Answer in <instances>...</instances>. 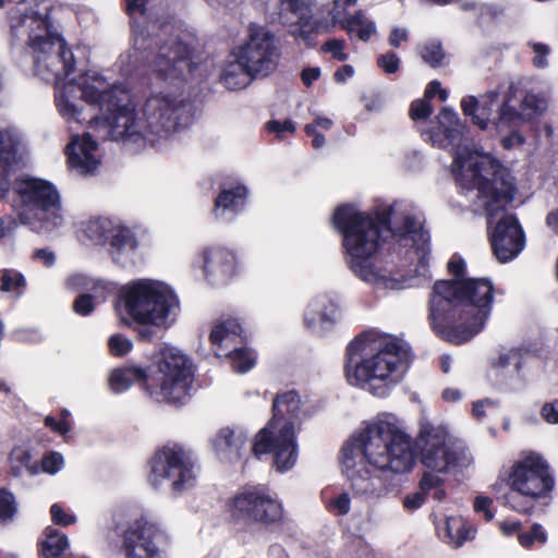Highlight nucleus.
<instances>
[{
  "instance_id": "56",
  "label": "nucleus",
  "mask_w": 558,
  "mask_h": 558,
  "mask_svg": "<svg viewBox=\"0 0 558 558\" xmlns=\"http://www.w3.org/2000/svg\"><path fill=\"white\" fill-rule=\"evenodd\" d=\"M513 362L517 369L520 367L519 352L511 350L509 353L499 356V363L502 367L510 365Z\"/></svg>"
},
{
  "instance_id": "24",
  "label": "nucleus",
  "mask_w": 558,
  "mask_h": 558,
  "mask_svg": "<svg viewBox=\"0 0 558 558\" xmlns=\"http://www.w3.org/2000/svg\"><path fill=\"white\" fill-rule=\"evenodd\" d=\"M236 270L234 254L222 247L209 248L204 256V271L208 278L216 282H225Z\"/></svg>"
},
{
  "instance_id": "40",
  "label": "nucleus",
  "mask_w": 558,
  "mask_h": 558,
  "mask_svg": "<svg viewBox=\"0 0 558 558\" xmlns=\"http://www.w3.org/2000/svg\"><path fill=\"white\" fill-rule=\"evenodd\" d=\"M16 512V502L12 493L0 488V523L13 518Z\"/></svg>"
},
{
  "instance_id": "16",
  "label": "nucleus",
  "mask_w": 558,
  "mask_h": 558,
  "mask_svg": "<svg viewBox=\"0 0 558 558\" xmlns=\"http://www.w3.org/2000/svg\"><path fill=\"white\" fill-rule=\"evenodd\" d=\"M228 509L235 521L245 525H270L283 519L282 504L257 486L240 489L229 500Z\"/></svg>"
},
{
  "instance_id": "26",
  "label": "nucleus",
  "mask_w": 558,
  "mask_h": 558,
  "mask_svg": "<svg viewBox=\"0 0 558 558\" xmlns=\"http://www.w3.org/2000/svg\"><path fill=\"white\" fill-rule=\"evenodd\" d=\"M437 530L439 537L454 548L462 546L475 535L473 527L461 517H447Z\"/></svg>"
},
{
  "instance_id": "32",
  "label": "nucleus",
  "mask_w": 558,
  "mask_h": 558,
  "mask_svg": "<svg viewBox=\"0 0 558 558\" xmlns=\"http://www.w3.org/2000/svg\"><path fill=\"white\" fill-rule=\"evenodd\" d=\"M143 378H145L144 369L135 366H126L112 371L109 384L112 391L122 392L135 381L142 380Z\"/></svg>"
},
{
  "instance_id": "43",
  "label": "nucleus",
  "mask_w": 558,
  "mask_h": 558,
  "mask_svg": "<svg viewBox=\"0 0 558 558\" xmlns=\"http://www.w3.org/2000/svg\"><path fill=\"white\" fill-rule=\"evenodd\" d=\"M109 348L113 354L123 355L131 350L132 342L130 339L125 337L114 335L111 336L109 339Z\"/></svg>"
},
{
  "instance_id": "62",
  "label": "nucleus",
  "mask_w": 558,
  "mask_h": 558,
  "mask_svg": "<svg viewBox=\"0 0 558 558\" xmlns=\"http://www.w3.org/2000/svg\"><path fill=\"white\" fill-rule=\"evenodd\" d=\"M87 278L83 275L76 274L68 279V286L72 288L82 289L87 287Z\"/></svg>"
},
{
  "instance_id": "20",
  "label": "nucleus",
  "mask_w": 558,
  "mask_h": 558,
  "mask_svg": "<svg viewBox=\"0 0 558 558\" xmlns=\"http://www.w3.org/2000/svg\"><path fill=\"white\" fill-rule=\"evenodd\" d=\"M66 156L70 168L82 174L94 172L99 165L97 143L88 133L72 138L66 146Z\"/></svg>"
},
{
  "instance_id": "11",
  "label": "nucleus",
  "mask_w": 558,
  "mask_h": 558,
  "mask_svg": "<svg viewBox=\"0 0 558 558\" xmlns=\"http://www.w3.org/2000/svg\"><path fill=\"white\" fill-rule=\"evenodd\" d=\"M14 207L21 223L39 233H50L64 225L60 195L50 182L27 178L15 185Z\"/></svg>"
},
{
  "instance_id": "27",
  "label": "nucleus",
  "mask_w": 558,
  "mask_h": 558,
  "mask_svg": "<svg viewBox=\"0 0 558 558\" xmlns=\"http://www.w3.org/2000/svg\"><path fill=\"white\" fill-rule=\"evenodd\" d=\"M26 147L25 135L14 125L0 126V168L15 160Z\"/></svg>"
},
{
  "instance_id": "25",
  "label": "nucleus",
  "mask_w": 558,
  "mask_h": 558,
  "mask_svg": "<svg viewBox=\"0 0 558 558\" xmlns=\"http://www.w3.org/2000/svg\"><path fill=\"white\" fill-rule=\"evenodd\" d=\"M256 76L250 72L246 65L233 51L225 62L220 80L222 84L230 90H238L248 86Z\"/></svg>"
},
{
  "instance_id": "17",
  "label": "nucleus",
  "mask_w": 558,
  "mask_h": 558,
  "mask_svg": "<svg viewBox=\"0 0 558 558\" xmlns=\"http://www.w3.org/2000/svg\"><path fill=\"white\" fill-rule=\"evenodd\" d=\"M82 234L94 244H110L112 259L126 266L133 262L137 241L134 233L122 223L109 218H96L85 222Z\"/></svg>"
},
{
  "instance_id": "60",
  "label": "nucleus",
  "mask_w": 558,
  "mask_h": 558,
  "mask_svg": "<svg viewBox=\"0 0 558 558\" xmlns=\"http://www.w3.org/2000/svg\"><path fill=\"white\" fill-rule=\"evenodd\" d=\"M495 403L490 400H481L473 403V415L476 418H482L485 414V408L490 407L493 408Z\"/></svg>"
},
{
  "instance_id": "51",
  "label": "nucleus",
  "mask_w": 558,
  "mask_h": 558,
  "mask_svg": "<svg viewBox=\"0 0 558 558\" xmlns=\"http://www.w3.org/2000/svg\"><path fill=\"white\" fill-rule=\"evenodd\" d=\"M267 129L270 132L277 133L281 137V134L284 132L293 133L295 131V125L291 120H286L284 122L272 120L267 123Z\"/></svg>"
},
{
  "instance_id": "37",
  "label": "nucleus",
  "mask_w": 558,
  "mask_h": 558,
  "mask_svg": "<svg viewBox=\"0 0 558 558\" xmlns=\"http://www.w3.org/2000/svg\"><path fill=\"white\" fill-rule=\"evenodd\" d=\"M327 510L335 515H347L351 510V496L342 492L327 501Z\"/></svg>"
},
{
  "instance_id": "18",
  "label": "nucleus",
  "mask_w": 558,
  "mask_h": 558,
  "mask_svg": "<svg viewBox=\"0 0 558 558\" xmlns=\"http://www.w3.org/2000/svg\"><path fill=\"white\" fill-rule=\"evenodd\" d=\"M234 51L256 77L267 76L278 64L279 50L275 35L257 24H250L246 40Z\"/></svg>"
},
{
  "instance_id": "53",
  "label": "nucleus",
  "mask_w": 558,
  "mask_h": 558,
  "mask_svg": "<svg viewBox=\"0 0 558 558\" xmlns=\"http://www.w3.org/2000/svg\"><path fill=\"white\" fill-rule=\"evenodd\" d=\"M492 504V499L488 497L478 496L474 500V509L477 512H484V517L486 521H490L494 517L493 512L489 510V505Z\"/></svg>"
},
{
  "instance_id": "61",
  "label": "nucleus",
  "mask_w": 558,
  "mask_h": 558,
  "mask_svg": "<svg viewBox=\"0 0 558 558\" xmlns=\"http://www.w3.org/2000/svg\"><path fill=\"white\" fill-rule=\"evenodd\" d=\"M524 142V138L521 134L513 132L510 136L505 137L502 140V145L505 148H511L515 145H522Z\"/></svg>"
},
{
  "instance_id": "22",
  "label": "nucleus",
  "mask_w": 558,
  "mask_h": 558,
  "mask_svg": "<svg viewBox=\"0 0 558 558\" xmlns=\"http://www.w3.org/2000/svg\"><path fill=\"white\" fill-rule=\"evenodd\" d=\"M281 4L280 13L282 17L299 26L293 31V35L307 43L308 34L317 29V25L312 23L314 1L313 0H279Z\"/></svg>"
},
{
  "instance_id": "21",
  "label": "nucleus",
  "mask_w": 558,
  "mask_h": 558,
  "mask_svg": "<svg viewBox=\"0 0 558 558\" xmlns=\"http://www.w3.org/2000/svg\"><path fill=\"white\" fill-rule=\"evenodd\" d=\"M338 307L327 296H318L310 302L304 313V326L313 333L323 335L338 320Z\"/></svg>"
},
{
  "instance_id": "23",
  "label": "nucleus",
  "mask_w": 558,
  "mask_h": 558,
  "mask_svg": "<svg viewBox=\"0 0 558 558\" xmlns=\"http://www.w3.org/2000/svg\"><path fill=\"white\" fill-rule=\"evenodd\" d=\"M247 441V434L240 427H223L211 438L213 448L222 461L234 462Z\"/></svg>"
},
{
  "instance_id": "58",
  "label": "nucleus",
  "mask_w": 558,
  "mask_h": 558,
  "mask_svg": "<svg viewBox=\"0 0 558 558\" xmlns=\"http://www.w3.org/2000/svg\"><path fill=\"white\" fill-rule=\"evenodd\" d=\"M147 0H126V9L129 14H144Z\"/></svg>"
},
{
  "instance_id": "15",
  "label": "nucleus",
  "mask_w": 558,
  "mask_h": 558,
  "mask_svg": "<svg viewBox=\"0 0 558 558\" xmlns=\"http://www.w3.org/2000/svg\"><path fill=\"white\" fill-rule=\"evenodd\" d=\"M153 375L155 390L151 395L158 401L178 403L187 397L192 384V371L187 357L177 348H163L156 361Z\"/></svg>"
},
{
  "instance_id": "13",
  "label": "nucleus",
  "mask_w": 558,
  "mask_h": 558,
  "mask_svg": "<svg viewBox=\"0 0 558 558\" xmlns=\"http://www.w3.org/2000/svg\"><path fill=\"white\" fill-rule=\"evenodd\" d=\"M508 484L511 492L502 497L504 505L529 513L534 507L533 500L547 496L555 481L547 462L539 454L529 453L512 465Z\"/></svg>"
},
{
  "instance_id": "57",
  "label": "nucleus",
  "mask_w": 558,
  "mask_h": 558,
  "mask_svg": "<svg viewBox=\"0 0 558 558\" xmlns=\"http://www.w3.org/2000/svg\"><path fill=\"white\" fill-rule=\"evenodd\" d=\"M305 132L307 135L313 136L312 145L314 148H320L324 146L325 137H324V135L317 133L314 124H307L305 126Z\"/></svg>"
},
{
  "instance_id": "1",
  "label": "nucleus",
  "mask_w": 558,
  "mask_h": 558,
  "mask_svg": "<svg viewBox=\"0 0 558 558\" xmlns=\"http://www.w3.org/2000/svg\"><path fill=\"white\" fill-rule=\"evenodd\" d=\"M60 9L51 0L17 3L11 11V31L33 53L36 74L54 82L56 105L64 119L87 122L99 138L123 141L137 149L162 146L193 121L191 102L175 93L151 94L140 116L131 90L110 84L96 71L61 84L75 61L51 22L52 12Z\"/></svg>"
},
{
  "instance_id": "2",
  "label": "nucleus",
  "mask_w": 558,
  "mask_h": 558,
  "mask_svg": "<svg viewBox=\"0 0 558 558\" xmlns=\"http://www.w3.org/2000/svg\"><path fill=\"white\" fill-rule=\"evenodd\" d=\"M335 227L343 235V247L350 269L365 282L383 289H403L405 275L388 265L381 266L376 253L387 235L398 239L407 248L404 257L409 274L428 278L429 235L423 229V217L411 205L396 202L378 207L373 214L360 211L352 205L339 206L333 214ZM413 276L409 275V279Z\"/></svg>"
},
{
  "instance_id": "64",
  "label": "nucleus",
  "mask_w": 558,
  "mask_h": 558,
  "mask_svg": "<svg viewBox=\"0 0 558 558\" xmlns=\"http://www.w3.org/2000/svg\"><path fill=\"white\" fill-rule=\"evenodd\" d=\"M547 226L558 234V209L549 213L546 218Z\"/></svg>"
},
{
  "instance_id": "33",
  "label": "nucleus",
  "mask_w": 558,
  "mask_h": 558,
  "mask_svg": "<svg viewBox=\"0 0 558 558\" xmlns=\"http://www.w3.org/2000/svg\"><path fill=\"white\" fill-rule=\"evenodd\" d=\"M41 555L45 558H58L69 546L68 538L57 530L48 529L40 543Z\"/></svg>"
},
{
  "instance_id": "52",
  "label": "nucleus",
  "mask_w": 558,
  "mask_h": 558,
  "mask_svg": "<svg viewBox=\"0 0 558 558\" xmlns=\"http://www.w3.org/2000/svg\"><path fill=\"white\" fill-rule=\"evenodd\" d=\"M409 38L408 29L403 27H395L391 29L388 43L390 46L398 48L403 41Z\"/></svg>"
},
{
  "instance_id": "46",
  "label": "nucleus",
  "mask_w": 558,
  "mask_h": 558,
  "mask_svg": "<svg viewBox=\"0 0 558 558\" xmlns=\"http://www.w3.org/2000/svg\"><path fill=\"white\" fill-rule=\"evenodd\" d=\"M324 50L330 52L338 61H344L348 59V54L344 52V41L340 39H330L325 43Z\"/></svg>"
},
{
  "instance_id": "38",
  "label": "nucleus",
  "mask_w": 558,
  "mask_h": 558,
  "mask_svg": "<svg viewBox=\"0 0 558 558\" xmlns=\"http://www.w3.org/2000/svg\"><path fill=\"white\" fill-rule=\"evenodd\" d=\"M430 472H425L420 481V489L426 495L432 489H435L434 497L437 499H441L445 496V492L440 488L442 485V478L438 475Z\"/></svg>"
},
{
  "instance_id": "59",
  "label": "nucleus",
  "mask_w": 558,
  "mask_h": 558,
  "mask_svg": "<svg viewBox=\"0 0 558 558\" xmlns=\"http://www.w3.org/2000/svg\"><path fill=\"white\" fill-rule=\"evenodd\" d=\"M320 75L319 68H308L303 70L302 72V81L304 85L311 86L314 81H316Z\"/></svg>"
},
{
  "instance_id": "7",
  "label": "nucleus",
  "mask_w": 558,
  "mask_h": 558,
  "mask_svg": "<svg viewBox=\"0 0 558 558\" xmlns=\"http://www.w3.org/2000/svg\"><path fill=\"white\" fill-rule=\"evenodd\" d=\"M143 63L154 80L168 85L186 81L195 68L191 48L179 37L154 39L144 31H134L133 48L120 56L119 64L124 75H130Z\"/></svg>"
},
{
  "instance_id": "14",
  "label": "nucleus",
  "mask_w": 558,
  "mask_h": 558,
  "mask_svg": "<svg viewBox=\"0 0 558 558\" xmlns=\"http://www.w3.org/2000/svg\"><path fill=\"white\" fill-rule=\"evenodd\" d=\"M149 483L156 488L168 486L173 496H180L196 484L194 465L179 445H167L150 460Z\"/></svg>"
},
{
  "instance_id": "55",
  "label": "nucleus",
  "mask_w": 558,
  "mask_h": 558,
  "mask_svg": "<svg viewBox=\"0 0 558 558\" xmlns=\"http://www.w3.org/2000/svg\"><path fill=\"white\" fill-rule=\"evenodd\" d=\"M45 423L61 435H64L70 430V423L66 420L56 421L53 417L47 416L45 418Z\"/></svg>"
},
{
  "instance_id": "9",
  "label": "nucleus",
  "mask_w": 558,
  "mask_h": 558,
  "mask_svg": "<svg viewBox=\"0 0 558 558\" xmlns=\"http://www.w3.org/2000/svg\"><path fill=\"white\" fill-rule=\"evenodd\" d=\"M301 398L295 390L278 393L272 400V417L253 444L256 456L271 452L279 472L289 471L298 460L295 432L300 426Z\"/></svg>"
},
{
  "instance_id": "30",
  "label": "nucleus",
  "mask_w": 558,
  "mask_h": 558,
  "mask_svg": "<svg viewBox=\"0 0 558 558\" xmlns=\"http://www.w3.org/2000/svg\"><path fill=\"white\" fill-rule=\"evenodd\" d=\"M247 191L244 186L222 191L215 203L214 215L217 218L227 219L228 211L235 214L244 205Z\"/></svg>"
},
{
  "instance_id": "49",
  "label": "nucleus",
  "mask_w": 558,
  "mask_h": 558,
  "mask_svg": "<svg viewBox=\"0 0 558 558\" xmlns=\"http://www.w3.org/2000/svg\"><path fill=\"white\" fill-rule=\"evenodd\" d=\"M425 500V494L420 490L412 494H408L403 498V507L407 510L413 511L422 507Z\"/></svg>"
},
{
  "instance_id": "12",
  "label": "nucleus",
  "mask_w": 558,
  "mask_h": 558,
  "mask_svg": "<svg viewBox=\"0 0 558 558\" xmlns=\"http://www.w3.org/2000/svg\"><path fill=\"white\" fill-rule=\"evenodd\" d=\"M416 445L423 465L436 473H461L473 463L469 448L441 424L422 423Z\"/></svg>"
},
{
  "instance_id": "5",
  "label": "nucleus",
  "mask_w": 558,
  "mask_h": 558,
  "mask_svg": "<svg viewBox=\"0 0 558 558\" xmlns=\"http://www.w3.org/2000/svg\"><path fill=\"white\" fill-rule=\"evenodd\" d=\"M493 299L488 279L437 281L429 299V325L447 341L464 343L484 328Z\"/></svg>"
},
{
  "instance_id": "19",
  "label": "nucleus",
  "mask_w": 558,
  "mask_h": 558,
  "mask_svg": "<svg viewBox=\"0 0 558 558\" xmlns=\"http://www.w3.org/2000/svg\"><path fill=\"white\" fill-rule=\"evenodd\" d=\"M163 531L155 523L138 520L124 533L125 558H168L162 546Z\"/></svg>"
},
{
  "instance_id": "34",
  "label": "nucleus",
  "mask_w": 558,
  "mask_h": 558,
  "mask_svg": "<svg viewBox=\"0 0 558 558\" xmlns=\"http://www.w3.org/2000/svg\"><path fill=\"white\" fill-rule=\"evenodd\" d=\"M227 355L230 357L232 367L238 373L248 372L255 364V356L253 352L247 349L233 348Z\"/></svg>"
},
{
  "instance_id": "31",
  "label": "nucleus",
  "mask_w": 558,
  "mask_h": 558,
  "mask_svg": "<svg viewBox=\"0 0 558 558\" xmlns=\"http://www.w3.org/2000/svg\"><path fill=\"white\" fill-rule=\"evenodd\" d=\"M11 474L21 477L24 472L35 476L40 473L39 462L34 461L32 453L24 447H14L9 456Z\"/></svg>"
},
{
  "instance_id": "63",
  "label": "nucleus",
  "mask_w": 558,
  "mask_h": 558,
  "mask_svg": "<svg viewBox=\"0 0 558 558\" xmlns=\"http://www.w3.org/2000/svg\"><path fill=\"white\" fill-rule=\"evenodd\" d=\"M354 71L351 65H343L341 69L336 71L335 78L337 82H344L348 77H351Z\"/></svg>"
},
{
  "instance_id": "54",
  "label": "nucleus",
  "mask_w": 558,
  "mask_h": 558,
  "mask_svg": "<svg viewBox=\"0 0 558 558\" xmlns=\"http://www.w3.org/2000/svg\"><path fill=\"white\" fill-rule=\"evenodd\" d=\"M465 268L464 260L461 257L452 256V258L448 263V270L451 275H453L457 279L463 275Z\"/></svg>"
},
{
  "instance_id": "4",
  "label": "nucleus",
  "mask_w": 558,
  "mask_h": 558,
  "mask_svg": "<svg viewBox=\"0 0 558 558\" xmlns=\"http://www.w3.org/2000/svg\"><path fill=\"white\" fill-rule=\"evenodd\" d=\"M339 461L353 494L379 500L392 490L386 475L410 472L415 463L412 438L402 422L381 414L364 422L343 444Z\"/></svg>"
},
{
  "instance_id": "42",
  "label": "nucleus",
  "mask_w": 558,
  "mask_h": 558,
  "mask_svg": "<svg viewBox=\"0 0 558 558\" xmlns=\"http://www.w3.org/2000/svg\"><path fill=\"white\" fill-rule=\"evenodd\" d=\"M432 112L433 108L425 97L424 99L413 101L411 105L410 116L413 120L426 119L432 114Z\"/></svg>"
},
{
  "instance_id": "44",
  "label": "nucleus",
  "mask_w": 558,
  "mask_h": 558,
  "mask_svg": "<svg viewBox=\"0 0 558 558\" xmlns=\"http://www.w3.org/2000/svg\"><path fill=\"white\" fill-rule=\"evenodd\" d=\"M399 63L400 60L395 52H387L379 56L377 59L378 66L388 74L396 73L399 69Z\"/></svg>"
},
{
  "instance_id": "41",
  "label": "nucleus",
  "mask_w": 558,
  "mask_h": 558,
  "mask_svg": "<svg viewBox=\"0 0 558 558\" xmlns=\"http://www.w3.org/2000/svg\"><path fill=\"white\" fill-rule=\"evenodd\" d=\"M39 468L40 472L56 475L64 468V458L60 452L51 451L43 458Z\"/></svg>"
},
{
  "instance_id": "50",
  "label": "nucleus",
  "mask_w": 558,
  "mask_h": 558,
  "mask_svg": "<svg viewBox=\"0 0 558 558\" xmlns=\"http://www.w3.org/2000/svg\"><path fill=\"white\" fill-rule=\"evenodd\" d=\"M33 259L51 267L56 263V254L49 248H38L33 253Z\"/></svg>"
},
{
  "instance_id": "36",
  "label": "nucleus",
  "mask_w": 558,
  "mask_h": 558,
  "mask_svg": "<svg viewBox=\"0 0 558 558\" xmlns=\"http://www.w3.org/2000/svg\"><path fill=\"white\" fill-rule=\"evenodd\" d=\"M527 45L533 52V65L537 69H546L549 65L548 58L551 52L550 47L544 43L535 40L529 41Z\"/></svg>"
},
{
  "instance_id": "45",
  "label": "nucleus",
  "mask_w": 558,
  "mask_h": 558,
  "mask_svg": "<svg viewBox=\"0 0 558 558\" xmlns=\"http://www.w3.org/2000/svg\"><path fill=\"white\" fill-rule=\"evenodd\" d=\"M95 308V303L90 294H81L73 303V310L76 314L88 315Z\"/></svg>"
},
{
  "instance_id": "35",
  "label": "nucleus",
  "mask_w": 558,
  "mask_h": 558,
  "mask_svg": "<svg viewBox=\"0 0 558 558\" xmlns=\"http://www.w3.org/2000/svg\"><path fill=\"white\" fill-rule=\"evenodd\" d=\"M418 52L422 59L430 66L439 65L445 57L441 45L437 40L426 41L420 47Z\"/></svg>"
},
{
  "instance_id": "28",
  "label": "nucleus",
  "mask_w": 558,
  "mask_h": 558,
  "mask_svg": "<svg viewBox=\"0 0 558 558\" xmlns=\"http://www.w3.org/2000/svg\"><path fill=\"white\" fill-rule=\"evenodd\" d=\"M332 22L335 25H340L350 36L356 35L363 41L369 40L376 33L375 23L368 20L362 12H356L349 17L342 19L340 12L335 11L332 13Z\"/></svg>"
},
{
  "instance_id": "29",
  "label": "nucleus",
  "mask_w": 558,
  "mask_h": 558,
  "mask_svg": "<svg viewBox=\"0 0 558 558\" xmlns=\"http://www.w3.org/2000/svg\"><path fill=\"white\" fill-rule=\"evenodd\" d=\"M241 326L236 319H227L216 324L209 335L210 342L220 350H232L241 337Z\"/></svg>"
},
{
  "instance_id": "48",
  "label": "nucleus",
  "mask_w": 558,
  "mask_h": 558,
  "mask_svg": "<svg viewBox=\"0 0 558 558\" xmlns=\"http://www.w3.org/2000/svg\"><path fill=\"white\" fill-rule=\"evenodd\" d=\"M542 417L549 424H558V399L546 402L541 410Z\"/></svg>"
},
{
  "instance_id": "8",
  "label": "nucleus",
  "mask_w": 558,
  "mask_h": 558,
  "mask_svg": "<svg viewBox=\"0 0 558 558\" xmlns=\"http://www.w3.org/2000/svg\"><path fill=\"white\" fill-rule=\"evenodd\" d=\"M461 107L463 113L472 117V122L481 130L493 124L498 131H502L531 121L545 110L546 104L535 94L511 84L502 102H499L498 90H490L480 99L474 96L463 98Z\"/></svg>"
},
{
  "instance_id": "39",
  "label": "nucleus",
  "mask_w": 558,
  "mask_h": 558,
  "mask_svg": "<svg viewBox=\"0 0 558 558\" xmlns=\"http://www.w3.org/2000/svg\"><path fill=\"white\" fill-rule=\"evenodd\" d=\"M24 286L25 278L21 272L12 269L2 270L0 287L2 292H17Z\"/></svg>"
},
{
  "instance_id": "6",
  "label": "nucleus",
  "mask_w": 558,
  "mask_h": 558,
  "mask_svg": "<svg viewBox=\"0 0 558 558\" xmlns=\"http://www.w3.org/2000/svg\"><path fill=\"white\" fill-rule=\"evenodd\" d=\"M410 353L398 339L366 331L347 348L345 376L350 385L385 397L404 376Z\"/></svg>"
},
{
  "instance_id": "3",
  "label": "nucleus",
  "mask_w": 558,
  "mask_h": 558,
  "mask_svg": "<svg viewBox=\"0 0 558 558\" xmlns=\"http://www.w3.org/2000/svg\"><path fill=\"white\" fill-rule=\"evenodd\" d=\"M425 135L433 146L454 150L452 173L462 189L476 192L478 206L486 210L487 223L493 228L492 246L498 260L506 263L517 257L525 245L523 230L515 216L498 217L514 197L512 177L490 155L462 146L463 126L450 108H442L436 124Z\"/></svg>"
},
{
  "instance_id": "47",
  "label": "nucleus",
  "mask_w": 558,
  "mask_h": 558,
  "mask_svg": "<svg viewBox=\"0 0 558 558\" xmlns=\"http://www.w3.org/2000/svg\"><path fill=\"white\" fill-rule=\"evenodd\" d=\"M50 513L52 521L56 524L70 525L73 524L76 520L73 514L65 513V511L58 504L51 506Z\"/></svg>"
},
{
  "instance_id": "10",
  "label": "nucleus",
  "mask_w": 558,
  "mask_h": 558,
  "mask_svg": "<svg viewBox=\"0 0 558 558\" xmlns=\"http://www.w3.org/2000/svg\"><path fill=\"white\" fill-rule=\"evenodd\" d=\"M116 310L125 325L136 322L168 328L177 320L180 304L167 284L144 279L121 289Z\"/></svg>"
}]
</instances>
